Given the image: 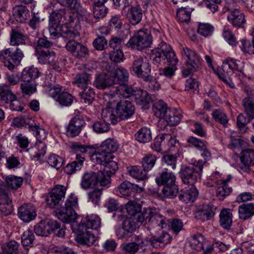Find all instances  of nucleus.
Listing matches in <instances>:
<instances>
[{"label":"nucleus","instance_id":"obj_26","mask_svg":"<svg viewBox=\"0 0 254 254\" xmlns=\"http://www.w3.org/2000/svg\"><path fill=\"white\" fill-rule=\"evenodd\" d=\"M227 19L234 27L238 28L242 27L246 22L244 14L238 9L231 10Z\"/></svg>","mask_w":254,"mask_h":254},{"label":"nucleus","instance_id":"obj_40","mask_svg":"<svg viewBox=\"0 0 254 254\" xmlns=\"http://www.w3.org/2000/svg\"><path fill=\"white\" fill-rule=\"evenodd\" d=\"M171 138V135L168 133L158 135L155 138L153 143L151 144V147L157 152H161L163 150V146Z\"/></svg>","mask_w":254,"mask_h":254},{"label":"nucleus","instance_id":"obj_29","mask_svg":"<svg viewBox=\"0 0 254 254\" xmlns=\"http://www.w3.org/2000/svg\"><path fill=\"white\" fill-rule=\"evenodd\" d=\"M10 36V44L11 45L19 46L25 44L26 36L20 28L18 27L12 28Z\"/></svg>","mask_w":254,"mask_h":254},{"label":"nucleus","instance_id":"obj_35","mask_svg":"<svg viewBox=\"0 0 254 254\" xmlns=\"http://www.w3.org/2000/svg\"><path fill=\"white\" fill-rule=\"evenodd\" d=\"M102 118L103 120L110 124H116L120 120L119 116L117 115V108L116 109L109 107L104 109L102 112Z\"/></svg>","mask_w":254,"mask_h":254},{"label":"nucleus","instance_id":"obj_61","mask_svg":"<svg viewBox=\"0 0 254 254\" xmlns=\"http://www.w3.org/2000/svg\"><path fill=\"white\" fill-rule=\"evenodd\" d=\"M5 181L8 188L12 190H17L21 186L23 180L21 177L9 176L6 178Z\"/></svg>","mask_w":254,"mask_h":254},{"label":"nucleus","instance_id":"obj_8","mask_svg":"<svg viewBox=\"0 0 254 254\" xmlns=\"http://www.w3.org/2000/svg\"><path fill=\"white\" fill-rule=\"evenodd\" d=\"M119 148V144L114 138H109L104 141L100 146V149L91 155L92 160H97L102 162V159L114 158L113 153Z\"/></svg>","mask_w":254,"mask_h":254},{"label":"nucleus","instance_id":"obj_55","mask_svg":"<svg viewBox=\"0 0 254 254\" xmlns=\"http://www.w3.org/2000/svg\"><path fill=\"white\" fill-rule=\"evenodd\" d=\"M157 157L152 154L146 155L142 160V166L145 171H150L155 165Z\"/></svg>","mask_w":254,"mask_h":254},{"label":"nucleus","instance_id":"obj_9","mask_svg":"<svg viewBox=\"0 0 254 254\" xmlns=\"http://www.w3.org/2000/svg\"><path fill=\"white\" fill-rule=\"evenodd\" d=\"M151 65L146 58L141 56H132L130 71L137 77L147 78L151 73Z\"/></svg>","mask_w":254,"mask_h":254},{"label":"nucleus","instance_id":"obj_43","mask_svg":"<svg viewBox=\"0 0 254 254\" xmlns=\"http://www.w3.org/2000/svg\"><path fill=\"white\" fill-rule=\"evenodd\" d=\"M19 244L15 241L5 243L1 246V254H21Z\"/></svg>","mask_w":254,"mask_h":254},{"label":"nucleus","instance_id":"obj_45","mask_svg":"<svg viewBox=\"0 0 254 254\" xmlns=\"http://www.w3.org/2000/svg\"><path fill=\"white\" fill-rule=\"evenodd\" d=\"M21 244L25 250H28L33 246L35 235L32 230L28 229L25 231L21 237Z\"/></svg>","mask_w":254,"mask_h":254},{"label":"nucleus","instance_id":"obj_59","mask_svg":"<svg viewBox=\"0 0 254 254\" xmlns=\"http://www.w3.org/2000/svg\"><path fill=\"white\" fill-rule=\"evenodd\" d=\"M81 101L86 105L91 104L95 98V93L93 89L89 87L86 88L80 94Z\"/></svg>","mask_w":254,"mask_h":254},{"label":"nucleus","instance_id":"obj_14","mask_svg":"<svg viewBox=\"0 0 254 254\" xmlns=\"http://www.w3.org/2000/svg\"><path fill=\"white\" fill-rule=\"evenodd\" d=\"M85 125L86 122L82 116L80 115L74 116L69 121L66 130V135L71 137H75L78 136Z\"/></svg>","mask_w":254,"mask_h":254},{"label":"nucleus","instance_id":"obj_21","mask_svg":"<svg viewBox=\"0 0 254 254\" xmlns=\"http://www.w3.org/2000/svg\"><path fill=\"white\" fill-rule=\"evenodd\" d=\"M18 215L25 222L33 220L36 216L35 207L31 204H24L18 208Z\"/></svg>","mask_w":254,"mask_h":254},{"label":"nucleus","instance_id":"obj_23","mask_svg":"<svg viewBox=\"0 0 254 254\" xmlns=\"http://www.w3.org/2000/svg\"><path fill=\"white\" fill-rule=\"evenodd\" d=\"M111 75L114 85H120L128 82V72L126 69L122 66H117Z\"/></svg>","mask_w":254,"mask_h":254},{"label":"nucleus","instance_id":"obj_49","mask_svg":"<svg viewBox=\"0 0 254 254\" xmlns=\"http://www.w3.org/2000/svg\"><path fill=\"white\" fill-rule=\"evenodd\" d=\"M14 94L9 85L0 84V99L1 101L5 103H9V99L14 98Z\"/></svg>","mask_w":254,"mask_h":254},{"label":"nucleus","instance_id":"obj_18","mask_svg":"<svg viewBox=\"0 0 254 254\" xmlns=\"http://www.w3.org/2000/svg\"><path fill=\"white\" fill-rule=\"evenodd\" d=\"M241 163L239 165L240 169L245 172H249L250 167L254 165V150L246 149L243 150L240 157Z\"/></svg>","mask_w":254,"mask_h":254},{"label":"nucleus","instance_id":"obj_42","mask_svg":"<svg viewBox=\"0 0 254 254\" xmlns=\"http://www.w3.org/2000/svg\"><path fill=\"white\" fill-rule=\"evenodd\" d=\"M134 96L136 103L142 106H146L151 101L147 92L141 89L136 90Z\"/></svg>","mask_w":254,"mask_h":254},{"label":"nucleus","instance_id":"obj_30","mask_svg":"<svg viewBox=\"0 0 254 254\" xmlns=\"http://www.w3.org/2000/svg\"><path fill=\"white\" fill-rule=\"evenodd\" d=\"M223 64L224 69H232L235 71V75L239 77L243 75V63L241 61L229 58L225 60Z\"/></svg>","mask_w":254,"mask_h":254},{"label":"nucleus","instance_id":"obj_38","mask_svg":"<svg viewBox=\"0 0 254 254\" xmlns=\"http://www.w3.org/2000/svg\"><path fill=\"white\" fill-rule=\"evenodd\" d=\"M127 17L132 25L139 23L142 17V10L138 7H132L128 9Z\"/></svg>","mask_w":254,"mask_h":254},{"label":"nucleus","instance_id":"obj_15","mask_svg":"<svg viewBox=\"0 0 254 254\" xmlns=\"http://www.w3.org/2000/svg\"><path fill=\"white\" fill-rule=\"evenodd\" d=\"M117 115L121 120L130 118L134 113L135 108L132 103L127 100L118 102L117 106Z\"/></svg>","mask_w":254,"mask_h":254},{"label":"nucleus","instance_id":"obj_39","mask_svg":"<svg viewBox=\"0 0 254 254\" xmlns=\"http://www.w3.org/2000/svg\"><path fill=\"white\" fill-rule=\"evenodd\" d=\"M239 218L247 220L254 215V203H247L241 205L239 207Z\"/></svg>","mask_w":254,"mask_h":254},{"label":"nucleus","instance_id":"obj_58","mask_svg":"<svg viewBox=\"0 0 254 254\" xmlns=\"http://www.w3.org/2000/svg\"><path fill=\"white\" fill-rule=\"evenodd\" d=\"M177 157L176 155L172 154L164 155L162 158V161L163 165L167 168L166 170H174L176 168Z\"/></svg>","mask_w":254,"mask_h":254},{"label":"nucleus","instance_id":"obj_32","mask_svg":"<svg viewBox=\"0 0 254 254\" xmlns=\"http://www.w3.org/2000/svg\"><path fill=\"white\" fill-rule=\"evenodd\" d=\"M0 211L5 216L10 214L13 211L12 200L7 193L3 192L0 194Z\"/></svg>","mask_w":254,"mask_h":254},{"label":"nucleus","instance_id":"obj_46","mask_svg":"<svg viewBox=\"0 0 254 254\" xmlns=\"http://www.w3.org/2000/svg\"><path fill=\"white\" fill-rule=\"evenodd\" d=\"M39 75L40 72L38 68L32 66L28 69L25 68L22 71L21 80H24V81H35V79Z\"/></svg>","mask_w":254,"mask_h":254},{"label":"nucleus","instance_id":"obj_48","mask_svg":"<svg viewBox=\"0 0 254 254\" xmlns=\"http://www.w3.org/2000/svg\"><path fill=\"white\" fill-rule=\"evenodd\" d=\"M21 81L20 88L23 95L30 96L36 91L37 84L35 81Z\"/></svg>","mask_w":254,"mask_h":254},{"label":"nucleus","instance_id":"obj_7","mask_svg":"<svg viewBox=\"0 0 254 254\" xmlns=\"http://www.w3.org/2000/svg\"><path fill=\"white\" fill-rule=\"evenodd\" d=\"M23 57V51L18 47L15 50L11 48H7L2 50L0 53V59L4 65L10 70L20 64Z\"/></svg>","mask_w":254,"mask_h":254},{"label":"nucleus","instance_id":"obj_34","mask_svg":"<svg viewBox=\"0 0 254 254\" xmlns=\"http://www.w3.org/2000/svg\"><path fill=\"white\" fill-rule=\"evenodd\" d=\"M181 118L182 115L178 110L175 109H169L162 119L168 125L175 126L180 122Z\"/></svg>","mask_w":254,"mask_h":254},{"label":"nucleus","instance_id":"obj_6","mask_svg":"<svg viewBox=\"0 0 254 254\" xmlns=\"http://www.w3.org/2000/svg\"><path fill=\"white\" fill-rule=\"evenodd\" d=\"M242 103L246 114L249 116L248 118L244 115L240 114L237 117V126L243 130L251 119H254V91L248 93L242 100Z\"/></svg>","mask_w":254,"mask_h":254},{"label":"nucleus","instance_id":"obj_44","mask_svg":"<svg viewBox=\"0 0 254 254\" xmlns=\"http://www.w3.org/2000/svg\"><path fill=\"white\" fill-rule=\"evenodd\" d=\"M115 90L114 93L116 92V94L119 96H122L125 98H129L134 95L136 91L132 87L127 85V83L117 85L115 87Z\"/></svg>","mask_w":254,"mask_h":254},{"label":"nucleus","instance_id":"obj_19","mask_svg":"<svg viewBox=\"0 0 254 254\" xmlns=\"http://www.w3.org/2000/svg\"><path fill=\"white\" fill-rule=\"evenodd\" d=\"M35 53L39 63L43 64H52L54 69H59V67L55 65L56 56L53 50H46L35 52Z\"/></svg>","mask_w":254,"mask_h":254},{"label":"nucleus","instance_id":"obj_2","mask_svg":"<svg viewBox=\"0 0 254 254\" xmlns=\"http://www.w3.org/2000/svg\"><path fill=\"white\" fill-rule=\"evenodd\" d=\"M150 59L155 64H165L176 65L178 60L171 47L165 42H161L157 48L151 51Z\"/></svg>","mask_w":254,"mask_h":254},{"label":"nucleus","instance_id":"obj_10","mask_svg":"<svg viewBox=\"0 0 254 254\" xmlns=\"http://www.w3.org/2000/svg\"><path fill=\"white\" fill-rule=\"evenodd\" d=\"M184 55L187 57L186 67L182 69V72L184 77L193 74L201 65V61L196 53L187 47L183 48Z\"/></svg>","mask_w":254,"mask_h":254},{"label":"nucleus","instance_id":"obj_33","mask_svg":"<svg viewBox=\"0 0 254 254\" xmlns=\"http://www.w3.org/2000/svg\"><path fill=\"white\" fill-rule=\"evenodd\" d=\"M171 237L167 232H164L159 237L152 236L149 240L150 245L155 248H164L167 244L170 243Z\"/></svg>","mask_w":254,"mask_h":254},{"label":"nucleus","instance_id":"obj_27","mask_svg":"<svg viewBox=\"0 0 254 254\" xmlns=\"http://www.w3.org/2000/svg\"><path fill=\"white\" fill-rule=\"evenodd\" d=\"M198 193L194 186L189 185L188 188H185L184 190L181 191L179 198L186 203L193 202L197 197Z\"/></svg>","mask_w":254,"mask_h":254},{"label":"nucleus","instance_id":"obj_53","mask_svg":"<svg viewBox=\"0 0 254 254\" xmlns=\"http://www.w3.org/2000/svg\"><path fill=\"white\" fill-rule=\"evenodd\" d=\"M212 116L216 122L222 125L225 127H227L229 118L223 111L220 109L214 110L212 112Z\"/></svg>","mask_w":254,"mask_h":254},{"label":"nucleus","instance_id":"obj_52","mask_svg":"<svg viewBox=\"0 0 254 254\" xmlns=\"http://www.w3.org/2000/svg\"><path fill=\"white\" fill-rule=\"evenodd\" d=\"M135 138L140 142H148L152 139L151 131L148 128L142 127L136 133Z\"/></svg>","mask_w":254,"mask_h":254},{"label":"nucleus","instance_id":"obj_47","mask_svg":"<svg viewBox=\"0 0 254 254\" xmlns=\"http://www.w3.org/2000/svg\"><path fill=\"white\" fill-rule=\"evenodd\" d=\"M81 223L85 225L87 230L88 229L98 230L101 226V219L97 215L92 214L86 216L84 222Z\"/></svg>","mask_w":254,"mask_h":254},{"label":"nucleus","instance_id":"obj_12","mask_svg":"<svg viewBox=\"0 0 254 254\" xmlns=\"http://www.w3.org/2000/svg\"><path fill=\"white\" fill-rule=\"evenodd\" d=\"M195 166H182L179 174L182 182L189 185L194 186L198 179L200 178L202 172L196 170Z\"/></svg>","mask_w":254,"mask_h":254},{"label":"nucleus","instance_id":"obj_62","mask_svg":"<svg viewBox=\"0 0 254 254\" xmlns=\"http://www.w3.org/2000/svg\"><path fill=\"white\" fill-rule=\"evenodd\" d=\"M142 222H139L136 218L129 217L124 221L123 225L125 227V229L127 230V232L131 233L135 230L136 228L139 227V224Z\"/></svg>","mask_w":254,"mask_h":254},{"label":"nucleus","instance_id":"obj_25","mask_svg":"<svg viewBox=\"0 0 254 254\" xmlns=\"http://www.w3.org/2000/svg\"><path fill=\"white\" fill-rule=\"evenodd\" d=\"M112 75L102 73L98 75L94 81V85L98 89H105L114 85Z\"/></svg>","mask_w":254,"mask_h":254},{"label":"nucleus","instance_id":"obj_56","mask_svg":"<svg viewBox=\"0 0 254 254\" xmlns=\"http://www.w3.org/2000/svg\"><path fill=\"white\" fill-rule=\"evenodd\" d=\"M169 108L167 107V105L163 101H159L155 102L153 105V112L155 115L159 118L162 119Z\"/></svg>","mask_w":254,"mask_h":254},{"label":"nucleus","instance_id":"obj_63","mask_svg":"<svg viewBox=\"0 0 254 254\" xmlns=\"http://www.w3.org/2000/svg\"><path fill=\"white\" fill-rule=\"evenodd\" d=\"M145 82L146 88L149 91H156L159 90L161 88L160 83L154 77L148 75L147 78L143 79Z\"/></svg>","mask_w":254,"mask_h":254},{"label":"nucleus","instance_id":"obj_5","mask_svg":"<svg viewBox=\"0 0 254 254\" xmlns=\"http://www.w3.org/2000/svg\"><path fill=\"white\" fill-rule=\"evenodd\" d=\"M78 199L73 194L67 198L64 206L58 213V217L59 219L65 223H76L78 218L74 208L77 207Z\"/></svg>","mask_w":254,"mask_h":254},{"label":"nucleus","instance_id":"obj_24","mask_svg":"<svg viewBox=\"0 0 254 254\" xmlns=\"http://www.w3.org/2000/svg\"><path fill=\"white\" fill-rule=\"evenodd\" d=\"M155 180L159 186H172L176 184V177L173 173L164 170L158 174Z\"/></svg>","mask_w":254,"mask_h":254},{"label":"nucleus","instance_id":"obj_60","mask_svg":"<svg viewBox=\"0 0 254 254\" xmlns=\"http://www.w3.org/2000/svg\"><path fill=\"white\" fill-rule=\"evenodd\" d=\"M203 237L200 234L192 236L190 240V247L197 252L203 249Z\"/></svg>","mask_w":254,"mask_h":254},{"label":"nucleus","instance_id":"obj_4","mask_svg":"<svg viewBox=\"0 0 254 254\" xmlns=\"http://www.w3.org/2000/svg\"><path fill=\"white\" fill-rule=\"evenodd\" d=\"M152 43L151 31L147 29H142L135 32L128 40L127 46L132 49L141 51L150 47Z\"/></svg>","mask_w":254,"mask_h":254},{"label":"nucleus","instance_id":"obj_3","mask_svg":"<svg viewBox=\"0 0 254 254\" xmlns=\"http://www.w3.org/2000/svg\"><path fill=\"white\" fill-rule=\"evenodd\" d=\"M100 186L105 189L110 187L109 177H105L102 172L89 171L83 175L80 187L83 190H88Z\"/></svg>","mask_w":254,"mask_h":254},{"label":"nucleus","instance_id":"obj_17","mask_svg":"<svg viewBox=\"0 0 254 254\" xmlns=\"http://www.w3.org/2000/svg\"><path fill=\"white\" fill-rule=\"evenodd\" d=\"M105 159H102V162H99L97 160H92L97 164H99L103 166V168H101V170L99 172H102L104 176L106 178L108 176L109 177L110 184H111V176L115 174L116 172L118 169V166L117 162L114 160V158H108L106 157Z\"/></svg>","mask_w":254,"mask_h":254},{"label":"nucleus","instance_id":"obj_11","mask_svg":"<svg viewBox=\"0 0 254 254\" xmlns=\"http://www.w3.org/2000/svg\"><path fill=\"white\" fill-rule=\"evenodd\" d=\"M66 190V187L64 186L56 185L46 197L45 201L47 205L51 208L59 206L64 198Z\"/></svg>","mask_w":254,"mask_h":254},{"label":"nucleus","instance_id":"obj_1","mask_svg":"<svg viewBox=\"0 0 254 254\" xmlns=\"http://www.w3.org/2000/svg\"><path fill=\"white\" fill-rule=\"evenodd\" d=\"M144 226L153 237L166 225L165 217L155 208L144 209Z\"/></svg>","mask_w":254,"mask_h":254},{"label":"nucleus","instance_id":"obj_13","mask_svg":"<svg viewBox=\"0 0 254 254\" xmlns=\"http://www.w3.org/2000/svg\"><path fill=\"white\" fill-rule=\"evenodd\" d=\"M73 227H76L77 236L76 241L80 244L85 245L87 247L91 246L95 242V237L93 234L86 229L85 225L82 223H73Z\"/></svg>","mask_w":254,"mask_h":254},{"label":"nucleus","instance_id":"obj_36","mask_svg":"<svg viewBox=\"0 0 254 254\" xmlns=\"http://www.w3.org/2000/svg\"><path fill=\"white\" fill-rule=\"evenodd\" d=\"M13 14L15 19L21 23L25 22L30 17L29 10L22 5L15 6L13 8Z\"/></svg>","mask_w":254,"mask_h":254},{"label":"nucleus","instance_id":"obj_51","mask_svg":"<svg viewBox=\"0 0 254 254\" xmlns=\"http://www.w3.org/2000/svg\"><path fill=\"white\" fill-rule=\"evenodd\" d=\"M80 27L79 25H77L76 28L73 27L67 28L65 27V29H63L61 33V36L66 39L69 41L70 40H73L80 35L79 30Z\"/></svg>","mask_w":254,"mask_h":254},{"label":"nucleus","instance_id":"obj_57","mask_svg":"<svg viewBox=\"0 0 254 254\" xmlns=\"http://www.w3.org/2000/svg\"><path fill=\"white\" fill-rule=\"evenodd\" d=\"M128 172L133 178L138 180H144L147 178L146 171L139 167L132 166L127 168Z\"/></svg>","mask_w":254,"mask_h":254},{"label":"nucleus","instance_id":"obj_22","mask_svg":"<svg viewBox=\"0 0 254 254\" xmlns=\"http://www.w3.org/2000/svg\"><path fill=\"white\" fill-rule=\"evenodd\" d=\"M126 210L130 217H134L139 222H143L144 210L141 212V205L139 203L134 201H129L127 203Z\"/></svg>","mask_w":254,"mask_h":254},{"label":"nucleus","instance_id":"obj_41","mask_svg":"<svg viewBox=\"0 0 254 254\" xmlns=\"http://www.w3.org/2000/svg\"><path fill=\"white\" fill-rule=\"evenodd\" d=\"M75 160L67 164L64 168V171L68 175H72L79 171L83 164L84 159L80 156Z\"/></svg>","mask_w":254,"mask_h":254},{"label":"nucleus","instance_id":"obj_54","mask_svg":"<svg viewBox=\"0 0 254 254\" xmlns=\"http://www.w3.org/2000/svg\"><path fill=\"white\" fill-rule=\"evenodd\" d=\"M44 86L46 87V92L52 97L55 98L59 96L62 90L61 86L59 85H54L52 82H49L48 78L47 77L44 82Z\"/></svg>","mask_w":254,"mask_h":254},{"label":"nucleus","instance_id":"obj_20","mask_svg":"<svg viewBox=\"0 0 254 254\" xmlns=\"http://www.w3.org/2000/svg\"><path fill=\"white\" fill-rule=\"evenodd\" d=\"M70 148L72 152L76 154L75 158H79L78 156H80L83 157L84 161L87 155L89 156L95 153V148L93 146L82 144L80 142H72Z\"/></svg>","mask_w":254,"mask_h":254},{"label":"nucleus","instance_id":"obj_64","mask_svg":"<svg viewBox=\"0 0 254 254\" xmlns=\"http://www.w3.org/2000/svg\"><path fill=\"white\" fill-rule=\"evenodd\" d=\"M93 131L97 133L106 132L110 129V125L108 123L103 121H97L92 125Z\"/></svg>","mask_w":254,"mask_h":254},{"label":"nucleus","instance_id":"obj_50","mask_svg":"<svg viewBox=\"0 0 254 254\" xmlns=\"http://www.w3.org/2000/svg\"><path fill=\"white\" fill-rule=\"evenodd\" d=\"M90 83L89 75L84 73L77 74L73 81V84L83 89L89 87Z\"/></svg>","mask_w":254,"mask_h":254},{"label":"nucleus","instance_id":"obj_16","mask_svg":"<svg viewBox=\"0 0 254 254\" xmlns=\"http://www.w3.org/2000/svg\"><path fill=\"white\" fill-rule=\"evenodd\" d=\"M65 47L74 57L79 59L84 58L89 53L88 50L84 45L74 40L68 41Z\"/></svg>","mask_w":254,"mask_h":254},{"label":"nucleus","instance_id":"obj_37","mask_svg":"<svg viewBox=\"0 0 254 254\" xmlns=\"http://www.w3.org/2000/svg\"><path fill=\"white\" fill-rule=\"evenodd\" d=\"M232 213L230 209L223 208L219 214V223L221 226L229 229L232 223Z\"/></svg>","mask_w":254,"mask_h":254},{"label":"nucleus","instance_id":"obj_28","mask_svg":"<svg viewBox=\"0 0 254 254\" xmlns=\"http://www.w3.org/2000/svg\"><path fill=\"white\" fill-rule=\"evenodd\" d=\"M71 10L76 13V16L79 21H85L87 23L93 24L92 16L90 12L83 8L79 3H75L72 7Z\"/></svg>","mask_w":254,"mask_h":254},{"label":"nucleus","instance_id":"obj_31","mask_svg":"<svg viewBox=\"0 0 254 254\" xmlns=\"http://www.w3.org/2000/svg\"><path fill=\"white\" fill-rule=\"evenodd\" d=\"M217 75L221 80L229 84L231 87L235 86L232 80L238 76L235 75V71H234L232 69H224L223 64L222 68L219 69L217 72Z\"/></svg>","mask_w":254,"mask_h":254}]
</instances>
